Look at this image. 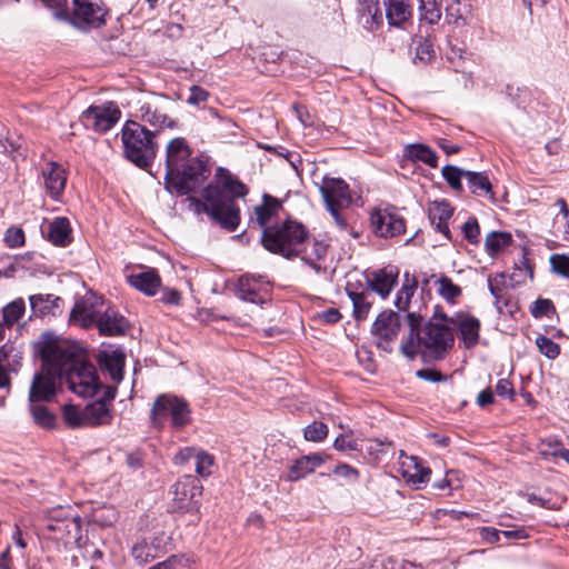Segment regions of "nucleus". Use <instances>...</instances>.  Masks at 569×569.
<instances>
[{"instance_id":"1","label":"nucleus","mask_w":569,"mask_h":569,"mask_svg":"<svg viewBox=\"0 0 569 569\" xmlns=\"http://www.w3.org/2000/svg\"><path fill=\"white\" fill-rule=\"evenodd\" d=\"M408 333L400 343V352L413 360L418 355L439 361L446 358L455 345L453 329L442 307L435 306L428 321L423 316L410 311L406 316Z\"/></svg>"},{"instance_id":"2","label":"nucleus","mask_w":569,"mask_h":569,"mask_svg":"<svg viewBox=\"0 0 569 569\" xmlns=\"http://www.w3.org/2000/svg\"><path fill=\"white\" fill-rule=\"evenodd\" d=\"M247 188L223 168H218L214 181L202 189V199L189 197L197 213H206L221 228L233 231L240 222L236 199L247 194Z\"/></svg>"},{"instance_id":"3","label":"nucleus","mask_w":569,"mask_h":569,"mask_svg":"<svg viewBox=\"0 0 569 569\" xmlns=\"http://www.w3.org/2000/svg\"><path fill=\"white\" fill-rule=\"evenodd\" d=\"M210 174L207 161L201 157H192L184 138L177 137L168 142L164 186L170 193L183 196L196 192Z\"/></svg>"},{"instance_id":"4","label":"nucleus","mask_w":569,"mask_h":569,"mask_svg":"<svg viewBox=\"0 0 569 569\" xmlns=\"http://www.w3.org/2000/svg\"><path fill=\"white\" fill-rule=\"evenodd\" d=\"M41 356V370L36 372L29 388V402H51L57 396L58 385L61 381V367L58 355L68 352L63 345H57L56 337L50 333L42 336L38 345Z\"/></svg>"},{"instance_id":"5","label":"nucleus","mask_w":569,"mask_h":569,"mask_svg":"<svg viewBox=\"0 0 569 569\" xmlns=\"http://www.w3.org/2000/svg\"><path fill=\"white\" fill-rule=\"evenodd\" d=\"M57 345H63L68 352L58 355L61 367V379L64 378L68 388L79 397H91L101 387L96 368L84 361L81 350L67 340L56 337Z\"/></svg>"},{"instance_id":"6","label":"nucleus","mask_w":569,"mask_h":569,"mask_svg":"<svg viewBox=\"0 0 569 569\" xmlns=\"http://www.w3.org/2000/svg\"><path fill=\"white\" fill-rule=\"evenodd\" d=\"M306 240V227L290 219L263 228L261 236V243L266 250L286 259L300 256Z\"/></svg>"},{"instance_id":"7","label":"nucleus","mask_w":569,"mask_h":569,"mask_svg":"<svg viewBox=\"0 0 569 569\" xmlns=\"http://www.w3.org/2000/svg\"><path fill=\"white\" fill-rule=\"evenodd\" d=\"M154 137L156 131L136 121H128L121 134L126 158L141 169L151 166L158 151Z\"/></svg>"},{"instance_id":"8","label":"nucleus","mask_w":569,"mask_h":569,"mask_svg":"<svg viewBox=\"0 0 569 569\" xmlns=\"http://www.w3.org/2000/svg\"><path fill=\"white\" fill-rule=\"evenodd\" d=\"M188 402L174 395L163 393L156 398L150 412V422L154 428H162L170 419L174 429H180L191 420Z\"/></svg>"},{"instance_id":"9","label":"nucleus","mask_w":569,"mask_h":569,"mask_svg":"<svg viewBox=\"0 0 569 569\" xmlns=\"http://www.w3.org/2000/svg\"><path fill=\"white\" fill-rule=\"evenodd\" d=\"M401 328V317L399 313L388 310L382 311L376 318L371 333L375 339L376 346L391 353L393 351V343L397 339Z\"/></svg>"},{"instance_id":"10","label":"nucleus","mask_w":569,"mask_h":569,"mask_svg":"<svg viewBox=\"0 0 569 569\" xmlns=\"http://www.w3.org/2000/svg\"><path fill=\"white\" fill-rule=\"evenodd\" d=\"M107 14L108 9L101 0H72L70 19L67 21L98 28L106 23Z\"/></svg>"},{"instance_id":"11","label":"nucleus","mask_w":569,"mask_h":569,"mask_svg":"<svg viewBox=\"0 0 569 569\" xmlns=\"http://www.w3.org/2000/svg\"><path fill=\"white\" fill-rule=\"evenodd\" d=\"M370 226L379 238H393L406 231V221L393 207L375 209L370 214Z\"/></svg>"},{"instance_id":"12","label":"nucleus","mask_w":569,"mask_h":569,"mask_svg":"<svg viewBox=\"0 0 569 569\" xmlns=\"http://www.w3.org/2000/svg\"><path fill=\"white\" fill-rule=\"evenodd\" d=\"M319 191L328 211L345 210L351 204L349 186L340 178L323 177Z\"/></svg>"},{"instance_id":"13","label":"nucleus","mask_w":569,"mask_h":569,"mask_svg":"<svg viewBox=\"0 0 569 569\" xmlns=\"http://www.w3.org/2000/svg\"><path fill=\"white\" fill-rule=\"evenodd\" d=\"M202 492L200 480L194 476H183L173 486V503L181 511H197Z\"/></svg>"},{"instance_id":"14","label":"nucleus","mask_w":569,"mask_h":569,"mask_svg":"<svg viewBox=\"0 0 569 569\" xmlns=\"http://www.w3.org/2000/svg\"><path fill=\"white\" fill-rule=\"evenodd\" d=\"M104 305L102 297L94 293L84 295L76 300L70 312V322L83 329L93 328Z\"/></svg>"},{"instance_id":"15","label":"nucleus","mask_w":569,"mask_h":569,"mask_svg":"<svg viewBox=\"0 0 569 569\" xmlns=\"http://www.w3.org/2000/svg\"><path fill=\"white\" fill-rule=\"evenodd\" d=\"M119 118L120 110L112 102L104 106H91L81 114V121L87 127H92L99 132L110 130L118 122Z\"/></svg>"},{"instance_id":"16","label":"nucleus","mask_w":569,"mask_h":569,"mask_svg":"<svg viewBox=\"0 0 569 569\" xmlns=\"http://www.w3.org/2000/svg\"><path fill=\"white\" fill-rule=\"evenodd\" d=\"M450 327L459 330L460 340L466 349H472L479 342L480 321L472 315L466 312H457L453 317H449Z\"/></svg>"},{"instance_id":"17","label":"nucleus","mask_w":569,"mask_h":569,"mask_svg":"<svg viewBox=\"0 0 569 569\" xmlns=\"http://www.w3.org/2000/svg\"><path fill=\"white\" fill-rule=\"evenodd\" d=\"M94 327L100 336L116 337L124 335L129 323L113 307L104 305Z\"/></svg>"},{"instance_id":"18","label":"nucleus","mask_w":569,"mask_h":569,"mask_svg":"<svg viewBox=\"0 0 569 569\" xmlns=\"http://www.w3.org/2000/svg\"><path fill=\"white\" fill-rule=\"evenodd\" d=\"M400 463L402 468V476L408 482L418 487L429 480L431 470L428 467H425L418 457L408 456L401 451Z\"/></svg>"},{"instance_id":"19","label":"nucleus","mask_w":569,"mask_h":569,"mask_svg":"<svg viewBox=\"0 0 569 569\" xmlns=\"http://www.w3.org/2000/svg\"><path fill=\"white\" fill-rule=\"evenodd\" d=\"M127 281L130 286L149 297L154 296L161 286V278L157 270L152 268L129 274Z\"/></svg>"},{"instance_id":"20","label":"nucleus","mask_w":569,"mask_h":569,"mask_svg":"<svg viewBox=\"0 0 569 569\" xmlns=\"http://www.w3.org/2000/svg\"><path fill=\"white\" fill-rule=\"evenodd\" d=\"M126 356L122 350L101 351L98 356V362L103 371H107L110 378L119 383L123 378Z\"/></svg>"},{"instance_id":"21","label":"nucleus","mask_w":569,"mask_h":569,"mask_svg":"<svg viewBox=\"0 0 569 569\" xmlns=\"http://www.w3.org/2000/svg\"><path fill=\"white\" fill-rule=\"evenodd\" d=\"M357 12L360 23L367 30L372 31L382 24L379 0H358Z\"/></svg>"},{"instance_id":"22","label":"nucleus","mask_w":569,"mask_h":569,"mask_svg":"<svg viewBox=\"0 0 569 569\" xmlns=\"http://www.w3.org/2000/svg\"><path fill=\"white\" fill-rule=\"evenodd\" d=\"M397 279L398 271L393 270L392 268H383L371 273L369 286L372 291L377 292L381 296V298L385 299L395 288Z\"/></svg>"},{"instance_id":"23","label":"nucleus","mask_w":569,"mask_h":569,"mask_svg":"<svg viewBox=\"0 0 569 569\" xmlns=\"http://www.w3.org/2000/svg\"><path fill=\"white\" fill-rule=\"evenodd\" d=\"M44 186L50 196L54 199L62 193L66 187L67 177L64 169L57 162L48 163L43 170Z\"/></svg>"},{"instance_id":"24","label":"nucleus","mask_w":569,"mask_h":569,"mask_svg":"<svg viewBox=\"0 0 569 569\" xmlns=\"http://www.w3.org/2000/svg\"><path fill=\"white\" fill-rule=\"evenodd\" d=\"M327 249L328 246L325 242L310 239L309 233L307 232V240L299 257L319 273L322 268L318 261L326 257Z\"/></svg>"},{"instance_id":"25","label":"nucleus","mask_w":569,"mask_h":569,"mask_svg":"<svg viewBox=\"0 0 569 569\" xmlns=\"http://www.w3.org/2000/svg\"><path fill=\"white\" fill-rule=\"evenodd\" d=\"M47 238L54 246H68L72 240L69 220L64 217L54 218L48 226Z\"/></svg>"},{"instance_id":"26","label":"nucleus","mask_w":569,"mask_h":569,"mask_svg":"<svg viewBox=\"0 0 569 569\" xmlns=\"http://www.w3.org/2000/svg\"><path fill=\"white\" fill-rule=\"evenodd\" d=\"M84 409L87 428L110 425L113 419L112 410L102 401H92Z\"/></svg>"},{"instance_id":"27","label":"nucleus","mask_w":569,"mask_h":569,"mask_svg":"<svg viewBox=\"0 0 569 569\" xmlns=\"http://www.w3.org/2000/svg\"><path fill=\"white\" fill-rule=\"evenodd\" d=\"M323 459L320 455L313 453L303 456L295 461L288 471L287 479L289 481H298L305 478L307 475L315 471V469L321 466Z\"/></svg>"},{"instance_id":"28","label":"nucleus","mask_w":569,"mask_h":569,"mask_svg":"<svg viewBox=\"0 0 569 569\" xmlns=\"http://www.w3.org/2000/svg\"><path fill=\"white\" fill-rule=\"evenodd\" d=\"M386 18L390 26L400 27L411 17L408 0H385Z\"/></svg>"},{"instance_id":"29","label":"nucleus","mask_w":569,"mask_h":569,"mask_svg":"<svg viewBox=\"0 0 569 569\" xmlns=\"http://www.w3.org/2000/svg\"><path fill=\"white\" fill-rule=\"evenodd\" d=\"M30 307L36 316L56 315L62 302L61 298L53 295H32L29 298Z\"/></svg>"},{"instance_id":"30","label":"nucleus","mask_w":569,"mask_h":569,"mask_svg":"<svg viewBox=\"0 0 569 569\" xmlns=\"http://www.w3.org/2000/svg\"><path fill=\"white\" fill-rule=\"evenodd\" d=\"M350 283L347 284L346 291L349 299L352 302L353 307V317L357 321L365 320L368 317L370 308L372 306V301L369 299L371 297V292L369 291H353L350 288Z\"/></svg>"},{"instance_id":"31","label":"nucleus","mask_w":569,"mask_h":569,"mask_svg":"<svg viewBox=\"0 0 569 569\" xmlns=\"http://www.w3.org/2000/svg\"><path fill=\"white\" fill-rule=\"evenodd\" d=\"M468 188L475 196H487L493 199L492 184L486 172L469 171L465 173Z\"/></svg>"},{"instance_id":"32","label":"nucleus","mask_w":569,"mask_h":569,"mask_svg":"<svg viewBox=\"0 0 569 569\" xmlns=\"http://www.w3.org/2000/svg\"><path fill=\"white\" fill-rule=\"evenodd\" d=\"M258 287L259 283L254 277L244 274L238 279L236 293L241 300L251 303H261L263 300L258 292Z\"/></svg>"},{"instance_id":"33","label":"nucleus","mask_w":569,"mask_h":569,"mask_svg":"<svg viewBox=\"0 0 569 569\" xmlns=\"http://www.w3.org/2000/svg\"><path fill=\"white\" fill-rule=\"evenodd\" d=\"M511 242V233L507 231H492L486 236L485 249L490 257H495L503 252Z\"/></svg>"},{"instance_id":"34","label":"nucleus","mask_w":569,"mask_h":569,"mask_svg":"<svg viewBox=\"0 0 569 569\" xmlns=\"http://www.w3.org/2000/svg\"><path fill=\"white\" fill-rule=\"evenodd\" d=\"M140 118L144 123L153 127V131H158V128L173 127V121L170 120L167 114L160 112L157 108H153L150 103H144L140 107Z\"/></svg>"},{"instance_id":"35","label":"nucleus","mask_w":569,"mask_h":569,"mask_svg":"<svg viewBox=\"0 0 569 569\" xmlns=\"http://www.w3.org/2000/svg\"><path fill=\"white\" fill-rule=\"evenodd\" d=\"M43 403L29 402V412L36 425L44 429H52L56 427L57 417Z\"/></svg>"},{"instance_id":"36","label":"nucleus","mask_w":569,"mask_h":569,"mask_svg":"<svg viewBox=\"0 0 569 569\" xmlns=\"http://www.w3.org/2000/svg\"><path fill=\"white\" fill-rule=\"evenodd\" d=\"M280 208L281 202L278 199L269 194H263L262 203L254 208L258 224L266 228L264 226L267 222L279 211Z\"/></svg>"},{"instance_id":"37","label":"nucleus","mask_w":569,"mask_h":569,"mask_svg":"<svg viewBox=\"0 0 569 569\" xmlns=\"http://www.w3.org/2000/svg\"><path fill=\"white\" fill-rule=\"evenodd\" d=\"M405 156L412 161H421L431 168L438 166V156L426 144H410L406 148Z\"/></svg>"},{"instance_id":"38","label":"nucleus","mask_w":569,"mask_h":569,"mask_svg":"<svg viewBox=\"0 0 569 569\" xmlns=\"http://www.w3.org/2000/svg\"><path fill=\"white\" fill-rule=\"evenodd\" d=\"M62 419L71 429L87 428L86 409L67 403L62 407Z\"/></svg>"},{"instance_id":"39","label":"nucleus","mask_w":569,"mask_h":569,"mask_svg":"<svg viewBox=\"0 0 569 569\" xmlns=\"http://www.w3.org/2000/svg\"><path fill=\"white\" fill-rule=\"evenodd\" d=\"M26 311V302L22 298H17L16 300L11 301L2 309V318L3 323L7 327H12L14 323H17Z\"/></svg>"},{"instance_id":"40","label":"nucleus","mask_w":569,"mask_h":569,"mask_svg":"<svg viewBox=\"0 0 569 569\" xmlns=\"http://www.w3.org/2000/svg\"><path fill=\"white\" fill-rule=\"evenodd\" d=\"M47 529L56 533L54 538L62 540L66 535L80 530V522L76 518H64L61 521L49 522Z\"/></svg>"},{"instance_id":"41","label":"nucleus","mask_w":569,"mask_h":569,"mask_svg":"<svg viewBox=\"0 0 569 569\" xmlns=\"http://www.w3.org/2000/svg\"><path fill=\"white\" fill-rule=\"evenodd\" d=\"M466 12L467 8L460 0H451L446 7V19L449 23L466 26L468 23Z\"/></svg>"},{"instance_id":"42","label":"nucleus","mask_w":569,"mask_h":569,"mask_svg":"<svg viewBox=\"0 0 569 569\" xmlns=\"http://www.w3.org/2000/svg\"><path fill=\"white\" fill-rule=\"evenodd\" d=\"M436 283L438 284V293L450 303H455L456 299L461 295L460 287L455 284L449 277L442 276Z\"/></svg>"},{"instance_id":"43","label":"nucleus","mask_w":569,"mask_h":569,"mask_svg":"<svg viewBox=\"0 0 569 569\" xmlns=\"http://www.w3.org/2000/svg\"><path fill=\"white\" fill-rule=\"evenodd\" d=\"M420 19L429 24L438 23L441 18V9L437 0H420Z\"/></svg>"},{"instance_id":"44","label":"nucleus","mask_w":569,"mask_h":569,"mask_svg":"<svg viewBox=\"0 0 569 569\" xmlns=\"http://www.w3.org/2000/svg\"><path fill=\"white\" fill-rule=\"evenodd\" d=\"M441 172L443 179L447 181L451 189L456 191L462 190L461 179L465 178V173H467L468 170L448 164L442 168Z\"/></svg>"},{"instance_id":"45","label":"nucleus","mask_w":569,"mask_h":569,"mask_svg":"<svg viewBox=\"0 0 569 569\" xmlns=\"http://www.w3.org/2000/svg\"><path fill=\"white\" fill-rule=\"evenodd\" d=\"M453 213V209L446 201H435L429 207V219L431 222L436 220L449 221Z\"/></svg>"},{"instance_id":"46","label":"nucleus","mask_w":569,"mask_h":569,"mask_svg":"<svg viewBox=\"0 0 569 569\" xmlns=\"http://www.w3.org/2000/svg\"><path fill=\"white\" fill-rule=\"evenodd\" d=\"M417 288V281L415 279L409 280L406 279V282L402 284L401 289L397 293L395 305L399 310H406L409 307L410 297L413 295Z\"/></svg>"},{"instance_id":"47","label":"nucleus","mask_w":569,"mask_h":569,"mask_svg":"<svg viewBox=\"0 0 569 569\" xmlns=\"http://www.w3.org/2000/svg\"><path fill=\"white\" fill-rule=\"evenodd\" d=\"M536 345L540 353H542L548 359H556L560 353V346L546 336H538L536 339Z\"/></svg>"},{"instance_id":"48","label":"nucleus","mask_w":569,"mask_h":569,"mask_svg":"<svg viewBox=\"0 0 569 569\" xmlns=\"http://www.w3.org/2000/svg\"><path fill=\"white\" fill-rule=\"evenodd\" d=\"M549 262L553 273L569 278V254L552 253L549 258Z\"/></svg>"},{"instance_id":"49","label":"nucleus","mask_w":569,"mask_h":569,"mask_svg":"<svg viewBox=\"0 0 569 569\" xmlns=\"http://www.w3.org/2000/svg\"><path fill=\"white\" fill-rule=\"evenodd\" d=\"M328 436V427L323 422L313 421L305 428V438L308 441L320 442Z\"/></svg>"},{"instance_id":"50","label":"nucleus","mask_w":569,"mask_h":569,"mask_svg":"<svg viewBox=\"0 0 569 569\" xmlns=\"http://www.w3.org/2000/svg\"><path fill=\"white\" fill-rule=\"evenodd\" d=\"M530 312L535 318H550L556 313V308L551 300L539 298L531 306Z\"/></svg>"},{"instance_id":"51","label":"nucleus","mask_w":569,"mask_h":569,"mask_svg":"<svg viewBox=\"0 0 569 569\" xmlns=\"http://www.w3.org/2000/svg\"><path fill=\"white\" fill-rule=\"evenodd\" d=\"M465 239L471 244H478L480 241V227L476 217H469L462 224Z\"/></svg>"},{"instance_id":"52","label":"nucleus","mask_w":569,"mask_h":569,"mask_svg":"<svg viewBox=\"0 0 569 569\" xmlns=\"http://www.w3.org/2000/svg\"><path fill=\"white\" fill-rule=\"evenodd\" d=\"M436 52L433 46L428 40L419 42L416 48L415 63L427 64L433 60Z\"/></svg>"},{"instance_id":"53","label":"nucleus","mask_w":569,"mask_h":569,"mask_svg":"<svg viewBox=\"0 0 569 569\" xmlns=\"http://www.w3.org/2000/svg\"><path fill=\"white\" fill-rule=\"evenodd\" d=\"M213 457L208 452L201 450L194 461L196 472L201 477H208L211 475V468L213 466Z\"/></svg>"},{"instance_id":"54","label":"nucleus","mask_w":569,"mask_h":569,"mask_svg":"<svg viewBox=\"0 0 569 569\" xmlns=\"http://www.w3.org/2000/svg\"><path fill=\"white\" fill-rule=\"evenodd\" d=\"M466 51L457 46L449 43V49L446 52V58L452 66L455 71H460L463 67Z\"/></svg>"},{"instance_id":"55","label":"nucleus","mask_w":569,"mask_h":569,"mask_svg":"<svg viewBox=\"0 0 569 569\" xmlns=\"http://www.w3.org/2000/svg\"><path fill=\"white\" fill-rule=\"evenodd\" d=\"M20 360L19 352L12 345H3L0 347V365H4L13 369V366H18Z\"/></svg>"},{"instance_id":"56","label":"nucleus","mask_w":569,"mask_h":569,"mask_svg":"<svg viewBox=\"0 0 569 569\" xmlns=\"http://www.w3.org/2000/svg\"><path fill=\"white\" fill-rule=\"evenodd\" d=\"M503 274H497L495 277L488 278V287L491 292V295L495 297L496 302L498 303L500 299L503 297Z\"/></svg>"},{"instance_id":"57","label":"nucleus","mask_w":569,"mask_h":569,"mask_svg":"<svg viewBox=\"0 0 569 569\" xmlns=\"http://www.w3.org/2000/svg\"><path fill=\"white\" fill-rule=\"evenodd\" d=\"M152 549L144 542H138L132 547L131 555L139 562H148L153 558Z\"/></svg>"},{"instance_id":"58","label":"nucleus","mask_w":569,"mask_h":569,"mask_svg":"<svg viewBox=\"0 0 569 569\" xmlns=\"http://www.w3.org/2000/svg\"><path fill=\"white\" fill-rule=\"evenodd\" d=\"M4 241L10 248H17L24 243V233L20 228H9L4 236Z\"/></svg>"},{"instance_id":"59","label":"nucleus","mask_w":569,"mask_h":569,"mask_svg":"<svg viewBox=\"0 0 569 569\" xmlns=\"http://www.w3.org/2000/svg\"><path fill=\"white\" fill-rule=\"evenodd\" d=\"M342 211L343 210H335V211H329V213L333 218L335 223L339 230L347 232L348 234H350L353 238H357L358 232H356L352 228L349 227L347 219L342 214Z\"/></svg>"},{"instance_id":"60","label":"nucleus","mask_w":569,"mask_h":569,"mask_svg":"<svg viewBox=\"0 0 569 569\" xmlns=\"http://www.w3.org/2000/svg\"><path fill=\"white\" fill-rule=\"evenodd\" d=\"M200 451L201 449H197L194 447H186L174 456V462L178 465H184L191 460L196 461Z\"/></svg>"},{"instance_id":"61","label":"nucleus","mask_w":569,"mask_h":569,"mask_svg":"<svg viewBox=\"0 0 569 569\" xmlns=\"http://www.w3.org/2000/svg\"><path fill=\"white\" fill-rule=\"evenodd\" d=\"M333 473L337 476L343 477L352 482L357 481L359 478V471L356 468H353L347 463L338 465L335 468Z\"/></svg>"},{"instance_id":"62","label":"nucleus","mask_w":569,"mask_h":569,"mask_svg":"<svg viewBox=\"0 0 569 569\" xmlns=\"http://www.w3.org/2000/svg\"><path fill=\"white\" fill-rule=\"evenodd\" d=\"M496 392L499 397L508 398L510 400L515 397L513 386L508 379H499L496 385Z\"/></svg>"},{"instance_id":"63","label":"nucleus","mask_w":569,"mask_h":569,"mask_svg":"<svg viewBox=\"0 0 569 569\" xmlns=\"http://www.w3.org/2000/svg\"><path fill=\"white\" fill-rule=\"evenodd\" d=\"M181 299V292L177 289L166 288L162 290L161 301L166 305L179 306Z\"/></svg>"},{"instance_id":"64","label":"nucleus","mask_w":569,"mask_h":569,"mask_svg":"<svg viewBox=\"0 0 569 569\" xmlns=\"http://www.w3.org/2000/svg\"><path fill=\"white\" fill-rule=\"evenodd\" d=\"M209 93L199 86H192L190 88V96L188 98V103L190 104H199L208 99Z\"/></svg>"}]
</instances>
